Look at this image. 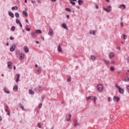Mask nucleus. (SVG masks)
<instances>
[{
  "label": "nucleus",
  "mask_w": 129,
  "mask_h": 129,
  "mask_svg": "<svg viewBox=\"0 0 129 129\" xmlns=\"http://www.w3.org/2000/svg\"><path fill=\"white\" fill-rule=\"evenodd\" d=\"M115 87H116V88H117L118 89L119 92V93H121V94H123V93H124V90H123V89H121L120 88V87H119V86H118V85L115 84Z\"/></svg>",
  "instance_id": "1"
},
{
  "label": "nucleus",
  "mask_w": 129,
  "mask_h": 129,
  "mask_svg": "<svg viewBox=\"0 0 129 129\" xmlns=\"http://www.w3.org/2000/svg\"><path fill=\"white\" fill-rule=\"evenodd\" d=\"M97 88L99 91H102V90H103V86L101 84L98 85L97 86Z\"/></svg>",
  "instance_id": "2"
},
{
  "label": "nucleus",
  "mask_w": 129,
  "mask_h": 129,
  "mask_svg": "<svg viewBox=\"0 0 129 129\" xmlns=\"http://www.w3.org/2000/svg\"><path fill=\"white\" fill-rule=\"evenodd\" d=\"M113 101H116V102H118V101L120 100V98L115 96L113 98Z\"/></svg>",
  "instance_id": "3"
},
{
  "label": "nucleus",
  "mask_w": 129,
  "mask_h": 129,
  "mask_svg": "<svg viewBox=\"0 0 129 129\" xmlns=\"http://www.w3.org/2000/svg\"><path fill=\"white\" fill-rule=\"evenodd\" d=\"M90 99L91 100H93V101L94 102V104H96V103L95 102V101H96L97 100V98H96V97H95V96H90Z\"/></svg>",
  "instance_id": "4"
},
{
  "label": "nucleus",
  "mask_w": 129,
  "mask_h": 129,
  "mask_svg": "<svg viewBox=\"0 0 129 129\" xmlns=\"http://www.w3.org/2000/svg\"><path fill=\"white\" fill-rule=\"evenodd\" d=\"M23 49L25 52V53H29V48L27 45H25L23 47Z\"/></svg>",
  "instance_id": "5"
},
{
  "label": "nucleus",
  "mask_w": 129,
  "mask_h": 129,
  "mask_svg": "<svg viewBox=\"0 0 129 129\" xmlns=\"http://www.w3.org/2000/svg\"><path fill=\"white\" fill-rule=\"evenodd\" d=\"M16 44L12 45V47H10L11 52H14V51H15V49H16Z\"/></svg>",
  "instance_id": "6"
},
{
  "label": "nucleus",
  "mask_w": 129,
  "mask_h": 129,
  "mask_svg": "<svg viewBox=\"0 0 129 129\" xmlns=\"http://www.w3.org/2000/svg\"><path fill=\"white\" fill-rule=\"evenodd\" d=\"M78 121L77 119L74 120V126H78V125H79V123L78 122Z\"/></svg>",
  "instance_id": "7"
},
{
  "label": "nucleus",
  "mask_w": 129,
  "mask_h": 129,
  "mask_svg": "<svg viewBox=\"0 0 129 129\" xmlns=\"http://www.w3.org/2000/svg\"><path fill=\"white\" fill-rule=\"evenodd\" d=\"M48 35H49V36H50L51 37H53V36H54V34L53 33V30L52 29H50L49 31Z\"/></svg>",
  "instance_id": "8"
},
{
  "label": "nucleus",
  "mask_w": 129,
  "mask_h": 129,
  "mask_svg": "<svg viewBox=\"0 0 129 129\" xmlns=\"http://www.w3.org/2000/svg\"><path fill=\"white\" fill-rule=\"evenodd\" d=\"M70 2V4L72 5V6H75L76 5V3H75V2H77L76 0H69Z\"/></svg>",
  "instance_id": "9"
},
{
  "label": "nucleus",
  "mask_w": 129,
  "mask_h": 129,
  "mask_svg": "<svg viewBox=\"0 0 129 129\" xmlns=\"http://www.w3.org/2000/svg\"><path fill=\"white\" fill-rule=\"evenodd\" d=\"M8 15L9 16H10V17H11V18H15V15H14V13H13V12H10L8 13Z\"/></svg>",
  "instance_id": "10"
},
{
  "label": "nucleus",
  "mask_w": 129,
  "mask_h": 129,
  "mask_svg": "<svg viewBox=\"0 0 129 129\" xmlns=\"http://www.w3.org/2000/svg\"><path fill=\"white\" fill-rule=\"evenodd\" d=\"M12 62L11 61H9L8 62V68L9 69H12Z\"/></svg>",
  "instance_id": "11"
},
{
  "label": "nucleus",
  "mask_w": 129,
  "mask_h": 129,
  "mask_svg": "<svg viewBox=\"0 0 129 129\" xmlns=\"http://www.w3.org/2000/svg\"><path fill=\"white\" fill-rule=\"evenodd\" d=\"M24 58H25V54H24V53L20 54L19 60H22L24 59Z\"/></svg>",
  "instance_id": "12"
},
{
  "label": "nucleus",
  "mask_w": 129,
  "mask_h": 129,
  "mask_svg": "<svg viewBox=\"0 0 129 129\" xmlns=\"http://www.w3.org/2000/svg\"><path fill=\"white\" fill-rule=\"evenodd\" d=\"M57 51H58V52L60 53H61L62 52V48H61V45L60 44H59L57 47Z\"/></svg>",
  "instance_id": "13"
},
{
  "label": "nucleus",
  "mask_w": 129,
  "mask_h": 129,
  "mask_svg": "<svg viewBox=\"0 0 129 129\" xmlns=\"http://www.w3.org/2000/svg\"><path fill=\"white\" fill-rule=\"evenodd\" d=\"M103 10H104V11H105L106 12H107V13H110V12H111V9H108L104 7H103Z\"/></svg>",
  "instance_id": "14"
},
{
  "label": "nucleus",
  "mask_w": 129,
  "mask_h": 129,
  "mask_svg": "<svg viewBox=\"0 0 129 129\" xmlns=\"http://www.w3.org/2000/svg\"><path fill=\"white\" fill-rule=\"evenodd\" d=\"M78 3L79 6H82L83 5V1L82 0H78Z\"/></svg>",
  "instance_id": "15"
},
{
  "label": "nucleus",
  "mask_w": 129,
  "mask_h": 129,
  "mask_svg": "<svg viewBox=\"0 0 129 129\" xmlns=\"http://www.w3.org/2000/svg\"><path fill=\"white\" fill-rule=\"evenodd\" d=\"M35 33L36 34H42V30L41 29L36 30Z\"/></svg>",
  "instance_id": "16"
},
{
  "label": "nucleus",
  "mask_w": 129,
  "mask_h": 129,
  "mask_svg": "<svg viewBox=\"0 0 129 129\" xmlns=\"http://www.w3.org/2000/svg\"><path fill=\"white\" fill-rule=\"evenodd\" d=\"M4 92L7 94H10V91L8 90L6 88H4Z\"/></svg>",
  "instance_id": "17"
},
{
  "label": "nucleus",
  "mask_w": 129,
  "mask_h": 129,
  "mask_svg": "<svg viewBox=\"0 0 129 129\" xmlns=\"http://www.w3.org/2000/svg\"><path fill=\"white\" fill-rule=\"evenodd\" d=\"M19 107L20 108L22 109V110H24L25 109L24 106L22 105V103H19Z\"/></svg>",
  "instance_id": "18"
},
{
  "label": "nucleus",
  "mask_w": 129,
  "mask_h": 129,
  "mask_svg": "<svg viewBox=\"0 0 129 129\" xmlns=\"http://www.w3.org/2000/svg\"><path fill=\"white\" fill-rule=\"evenodd\" d=\"M61 26L63 29L67 30V25L65 23H62Z\"/></svg>",
  "instance_id": "19"
},
{
  "label": "nucleus",
  "mask_w": 129,
  "mask_h": 129,
  "mask_svg": "<svg viewBox=\"0 0 129 129\" xmlns=\"http://www.w3.org/2000/svg\"><path fill=\"white\" fill-rule=\"evenodd\" d=\"M29 94H31V95H34V94H35V92H34V91H33L32 90H29Z\"/></svg>",
  "instance_id": "20"
},
{
  "label": "nucleus",
  "mask_w": 129,
  "mask_h": 129,
  "mask_svg": "<svg viewBox=\"0 0 129 129\" xmlns=\"http://www.w3.org/2000/svg\"><path fill=\"white\" fill-rule=\"evenodd\" d=\"M18 9V8L17 6H14L12 7L11 10H12V11H14V10H15V11H17Z\"/></svg>",
  "instance_id": "21"
},
{
  "label": "nucleus",
  "mask_w": 129,
  "mask_h": 129,
  "mask_svg": "<svg viewBox=\"0 0 129 129\" xmlns=\"http://www.w3.org/2000/svg\"><path fill=\"white\" fill-rule=\"evenodd\" d=\"M113 57H114V53H110V54L109 55V57L110 58H113Z\"/></svg>",
  "instance_id": "22"
},
{
  "label": "nucleus",
  "mask_w": 129,
  "mask_h": 129,
  "mask_svg": "<svg viewBox=\"0 0 129 129\" xmlns=\"http://www.w3.org/2000/svg\"><path fill=\"white\" fill-rule=\"evenodd\" d=\"M23 15H24L26 17H28V13L26 11H23Z\"/></svg>",
  "instance_id": "23"
},
{
  "label": "nucleus",
  "mask_w": 129,
  "mask_h": 129,
  "mask_svg": "<svg viewBox=\"0 0 129 129\" xmlns=\"http://www.w3.org/2000/svg\"><path fill=\"white\" fill-rule=\"evenodd\" d=\"M15 16L16 18H20V14H19L18 12L15 13Z\"/></svg>",
  "instance_id": "24"
},
{
  "label": "nucleus",
  "mask_w": 129,
  "mask_h": 129,
  "mask_svg": "<svg viewBox=\"0 0 129 129\" xmlns=\"http://www.w3.org/2000/svg\"><path fill=\"white\" fill-rule=\"evenodd\" d=\"M16 56H19V55H21V50H17L16 51Z\"/></svg>",
  "instance_id": "25"
},
{
  "label": "nucleus",
  "mask_w": 129,
  "mask_h": 129,
  "mask_svg": "<svg viewBox=\"0 0 129 129\" xmlns=\"http://www.w3.org/2000/svg\"><path fill=\"white\" fill-rule=\"evenodd\" d=\"M18 89H19V88H18V85H15V86L13 87V90H14V91H15V90H18Z\"/></svg>",
  "instance_id": "26"
},
{
  "label": "nucleus",
  "mask_w": 129,
  "mask_h": 129,
  "mask_svg": "<svg viewBox=\"0 0 129 129\" xmlns=\"http://www.w3.org/2000/svg\"><path fill=\"white\" fill-rule=\"evenodd\" d=\"M104 62L106 65H108V64H109V61H108L106 60H104Z\"/></svg>",
  "instance_id": "27"
},
{
  "label": "nucleus",
  "mask_w": 129,
  "mask_h": 129,
  "mask_svg": "<svg viewBox=\"0 0 129 129\" xmlns=\"http://www.w3.org/2000/svg\"><path fill=\"white\" fill-rule=\"evenodd\" d=\"M21 23V21H20V20L19 19H16V24H19Z\"/></svg>",
  "instance_id": "28"
},
{
  "label": "nucleus",
  "mask_w": 129,
  "mask_h": 129,
  "mask_svg": "<svg viewBox=\"0 0 129 129\" xmlns=\"http://www.w3.org/2000/svg\"><path fill=\"white\" fill-rule=\"evenodd\" d=\"M11 31H16V27L15 26H12L11 27Z\"/></svg>",
  "instance_id": "29"
},
{
  "label": "nucleus",
  "mask_w": 129,
  "mask_h": 129,
  "mask_svg": "<svg viewBox=\"0 0 129 129\" xmlns=\"http://www.w3.org/2000/svg\"><path fill=\"white\" fill-rule=\"evenodd\" d=\"M110 70H111V71H114V67H110Z\"/></svg>",
  "instance_id": "30"
},
{
  "label": "nucleus",
  "mask_w": 129,
  "mask_h": 129,
  "mask_svg": "<svg viewBox=\"0 0 129 129\" xmlns=\"http://www.w3.org/2000/svg\"><path fill=\"white\" fill-rule=\"evenodd\" d=\"M66 12H71V9L70 8H66Z\"/></svg>",
  "instance_id": "31"
},
{
  "label": "nucleus",
  "mask_w": 129,
  "mask_h": 129,
  "mask_svg": "<svg viewBox=\"0 0 129 129\" xmlns=\"http://www.w3.org/2000/svg\"><path fill=\"white\" fill-rule=\"evenodd\" d=\"M91 57L92 60H95V59H96V57H95V56H94V55H91Z\"/></svg>",
  "instance_id": "32"
},
{
  "label": "nucleus",
  "mask_w": 129,
  "mask_h": 129,
  "mask_svg": "<svg viewBox=\"0 0 129 129\" xmlns=\"http://www.w3.org/2000/svg\"><path fill=\"white\" fill-rule=\"evenodd\" d=\"M125 81H129V78H128V77H126L125 78Z\"/></svg>",
  "instance_id": "33"
},
{
  "label": "nucleus",
  "mask_w": 129,
  "mask_h": 129,
  "mask_svg": "<svg viewBox=\"0 0 129 129\" xmlns=\"http://www.w3.org/2000/svg\"><path fill=\"white\" fill-rule=\"evenodd\" d=\"M96 33V30H94L92 33V35H93L94 36L95 35Z\"/></svg>",
  "instance_id": "34"
},
{
  "label": "nucleus",
  "mask_w": 129,
  "mask_h": 129,
  "mask_svg": "<svg viewBox=\"0 0 129 129\" xmlns=\"http://www.w3.org/2000/svg\"><path fill=\"white\" fill-rule=\"evenodd\" d=\"M123 39L124 40H126V38H127V37H126V35H125V34H124L123 35Z\"/></svg>",
  "instance_id": "35"
},
{
  "label": "nucleus",
  "mask_w": 129,
  "mask_h": 129,
  "mask_svg": "<svg viewBox=\"0 0 129 129\" xmlns=\"http://www.w3.org/2000/svg\"><path fill=\"white\" fill-rule=\"evenodd\" d=\"M41 68H39L38 70H37L38 73H41Z\"/></svg>",
  "instance_id": "36"
},
{
  "label": "nucleus",
  "mask_w": 129,
  "mask_h": 129,
  "mask_svg": "<svg viewBox=\"0 0 129 129\" xmlns=\"http://www.w3.org/2000/svg\"><path fill=\"white\" fill-rule=\"evenodd\" d=\"M17 79H20V76H21V75H20V74H17Z\"/></svg>",
  "instance_id": "37"
},
{
  "label": "nucleus",
  "mask_w": 129,
  "mask_h": 129,
  "mask_svg": "<svg viewBox=\"0 0 129 129\" xmlns=\"http://www.w3.org/2000/svg\"><path fill=\"white\" fill-rule=\"evenodd\" d=\"M37 126H38V127H39V128H41V124H40V123H37Z\"/></svg>",
  "instance_id": "38"
},
{
  "label": "nucleus",
  "mask_w": 129,
  "mask_h": 129,
  "mask_svg": "<svg viewBox=\"0 0 129 129\" xmlns=\"http://www.w3.org/2000/svg\"><path fill=\"white\" fill-rule=\"evenodd\" d=\"M14 39H15V37H13V36H11V37H10V39L11 40H14Z\"/></svg>",
  "instance_id": "39"
},
{
  "label": "nucleus",
  "mask_w": 129,
  "mask_h": 129,
  "mask_svg": "<svg viewBox=\"0 0 129 129\" xmlns=\"http://www.w3.org/2000/svg\"><path fill=\"white\" fill-rule=\"evenodd\" d=\"M68 82H71V78H69L68 79Z\"/></svg>",
  "instance_id": "40"
},
{
  "label": "nucleus",
  "mask_w": 129,
  "mask_h": 129,
  "mask_svg": "<svg viewBox=\"0 0 129 129\" xmlns=\"http://www.w3.org/2000/svg\"><path fill=\"white\" fill-rule=\"evenodd\" d=\"M86 100H89L90 99V96L86 98Z\"/></svg>",
  "instance_id": "41"
},
{
  "label": "nucleus",
  "mask_w": 129,
  "mask_h": 129,
  "mask_svg": "<svg viewBox=\"0 0 129 129\" xmlns=\"http://www.w3.org/2000/svg\"><path fill=\"white\" fill-rule=\"evenodd\" d=\"M70 120H71V118H69L67 119V121H70Z\"/></svg>",
  "instance_id": "42"
},
{
  "label": "nucleus",
  "mask_w": 129,
  "mask_h": 129,
  "mask_svg": "<svg viewBox=\"0 0 129 129\" xmlns=\"http://www.w3.org/2000/svg\"><path fill=\"white\" fill-rule=\"evenodd\" d=\"M126 61H127V63L129 62V57H127L126 58Z\"/></svg>",
  "instance_id": "43"
},
{
  "label": "nucleus",
  "mask_w": 129,
  "mask_h": 129,
  "mask_svg": "<svg viewBox=\"0 0 129 129\" xmlns=\"http://www.w3.org/2000/svg\"><path fill=\"white\" fill-rule=\"evenodd\" d=\"M122 7H123L124 9H125V6L124 5V4H122Z\"/></svg>",
  "instance_id": "44"
},
{
  "label": "nucleus",
  "mask_w": 129,
  "mask_h": 129,
  "mask_svg": "<svg viewBox=\"0 0 129 129\" xmlns=\"http://www.w3.org/2000/svg\"><path fill=\"white\" fill-rule=\"evenodd\" d=\"M31 3H32V4H35L36 3V1H32Z\"/></svg>",
  "instance_id": "45"
},
{
  "label": "nucleus",
  "mask_w": 129,
  "mask_h": 129,
  "mask_svg": "<svg viewBox=\"0 0 129 129\" xmlns=\"http://www.w3.org/2000/svg\"><path fill=\"white\" fill-rule=\"evenodd\" d=\"M26 30H27V31L28 32H29V31H30V30H31V29H30V28H26Z\"/></svg>",
  "instance_id": "46"
},
{
  "label": "nucleus",
  "mask_w": 129,
  "mask_h": 129,
  "mask_svg": "<svg viewBox=\"0 0 129 129\" xmlns=\"http://www.w3.org/2000/svg\"><path fill=\"white\" fill-rule=\"evenodd\" d=\"M19 25H20V27H21V28H23V25H22L21 23H19Z\"/></svg>",
  "instance_id": "47"
},
{
  "label": "nucleus",
  "mask_w": 129,
  "mask_h": 129,
  "mask_svg": "<svg viewBox=\"0 0 129 129\" xmlns=\"http://www.w3.org/2000/svg\"><path fill=\"white\" fill-rule=\"evenodd\" d=\"M42 108V104H40L39 105V108Z\"/></svg>",
  "instance_id": "48"
},
{
  "label": "nucleus",
  "mask_w": 129,
  "mask_h": 129,
  "mask_svg": "<svg viewBox=\"0 0 129 129\" xmlns=\"http://www.w3.org/2000/svg\"><path fill=\"white\" fill-rule=\"evenodd\" d=\"M121 7H122V5H119V6H118L119 9H121Z\"/></svg>",
  "instance_id": "49"
},
{
  "label": "nucleus",
  "mask_w": 129,
  "mask_h": 129,
  "mask_svg": "<svg viewBox=\"0 0 129 129\" xmlns=\"http://www.w3.org/2000/svg\"><path fill=\"white\" fill-rule=\"evenodd\" d=\"M66 17L67 19H69V18H70V16H69V15H67Z\"/></svg>",
  "instance_id": "50"
},
{
  "label": "nucleus",
  "mask_w": 129,
  "mask_h": 129,
  "mask_svg": "<svg viewBox=\"0 0 129 129\" xmlns=\"http://www.w3.org/2000/svg\"><path fill=\"white\" fill-rule=\"evenodd\" d=\"M19 80H20V79L17 78L16 81V82H18L19 81Z\"/></svg>",
  "instance_id": "51"
},
{
  "label": "nucleus",
  "mask_w": 129,
  "mask_h": 129,
  "mask_svg": "<svg viewBox=\"0 0 129 129\" xmlns=\"http://www.w3.org/2000/svg\"><path fill=\"white\" fill-rule=\"evenodd\" d=\"M108 8L109 9V10H111V6H108Z\"/></svg>",
  "instance_id": "52"
},
{
  "label": "nucleus",
  "mask_w": 129,
  "mask_h": 129,
  "mask_svg": "<svg viewBox=\"0 0 129 129\" xmlns=\"http://www.w3.org/2000/svg\"><path fill=\"white\" fill-rule=\"evenodd\" d=\"M121 26L123 27V22H121Z\"/></svg>",
  "instance_id": "53"
},
{
  "label": "nucleus",
  "mask_w": 129,
  "mask_h": 129,
  "mask_svg": "<svg viewBox=\"0 0 129 129\" xmlns=\"http://www.w3.org/2000/svg\"><path fill=\"white\" fill-rule=\"evenodd\" d=\"M95 8H96V9H98V5H95Z\"/></svg>",
  "instance_id": "54"
},
{
  "label": "nucleus",
  "mask_w": 129,
  "mask_h": 129,
  "mask_svg": "<svg viewBox=\"0 0 129 129\" xmlns=\"http://www.w3.org/2000/svg\"><path fill=\"white\" fill-rule=\"evenodd\" d=\"M41 97L42 99H44V98H45V97H44V95H42L41 96Z\"/></svg>",
  "instance_id": "55"
},
{
  "label": "nucleus",
  "mask_w": 129,
  "mask_h": 129,
  "mask_svg": "<svg viewBox=\"0 0 129 129\" xmlns=\"http://www.w3.org/2000/svg\"><path fill=\"white\" fill-rule=\"evenodd\" d=\"M41 40L42 41H44V40H45V38H44V37H41Z\"/></svg>",
  "instance_id": "56"
},
{
  "label": "nucleus",
  "mask_w": 129,
  "mask_h": 129,
  "mask_svg": "<svg viewBox=\"0 0 129 129\" xmlns=\"http://www.w3.org/2000/svg\"><path fill=\"white\" fill-rule=\"evenodd\" d=\"M2 120H3V118L1 117V116H0V122L2 121Z\"/></svg>",
  "instance_id": "57"
},
{
  "label": "nucleus",
  "mask_w": 129,
  "mask_h": 129,
  "mask_svg": "<svg viewBox=\"0 0 129 129\" xmlns=\"http://www.w3.org/2000/svg\"><path fill=\"white\" fill-rule=\"evenodd\" d=\"M115 62L114 61H112L111 62V64H114Z\"/></svg>",
  "instance_id": "58"
},
{
  "label": "nucleus",
  "mask_w": 129,
  "mask_h": 129,
  "mask_svg": "<svg viewBox=\"0 0 129 129\" xmlns=\"http://www.w3.org/2000/svg\"><path fill=\"white\" fill-rule=\"evenodd\" d=\"M108 101H109V102H110V97L108 98Z\"/></svg>",
  "instance_id": "59"
},
{
  "label": "nucleus",
  "mask_w": 129,
  "mask_h": 129,
  "mask_svg": "<svg viewBox=\"0 0 129 129\" xmlns=\"http://www.w3.org/2000/svg\"><path fill=\"white\" fill-rule=\"evenodd\" d=\"M69 118H71V117H72L71 114H70L69 115Z\"/></svg>",
  "instance_id": "60"
},
{
  "label": "nucleus",
  "mask_w": 129,
  "mask_h": 129,
  "mask_svg": "<svg viewBox=\"0 0 129 129\" xmlns=\"http://www.w3.org/2000/svg\"><path fill=\"white\" fill-rule=\"evenodd\" d=\"M25 22H26V23H29V21H28V20H25Z\"/></svg>",
  "instance_id": "61"
},
{
  "label": "nucleus",
  "mask_w": 129,
  "mask_h": 129,
  "mask_svg": "<svg viewBox=\"0 0 129 129\" xmlns=\"http://www.w3.org/2000/svg\"><path fill=\"white\" fill-rule=\"evenodd\" d=\"M8 115L10 116V114H11V112H8L7 113Z\"/></svg>",
  "instance_id": "62"
},
{
  "label": "nucleus",
  "mask_w": 129,
  "mask_h": 129,
  "mask_svg": "<svg viewBox=\"0 0 129 129\" xmlns=\"http://www.w3.org/2000/svg\"><path fill=\"white\" fill-rule=\"evenodd\" d=\"M36 1L37 2V3H38V4H40V0H36Z\"/></svg>",
  "instance_id": "63"
},
{
  "label": "nucleus",
  "mask_w": 129,
  "mask_h": 129,
  "mask_svg": "<svg viewBox=\"0 0 129 129\" xmlns=\"http://www.w3.org/2000/svg\"><path fill=\"white\" fill-rule=\"evenodd\" d=\"M42 87V86H38V88H41Z\"/></svg>",
  "instance_id": "64"
}]
</instances>
